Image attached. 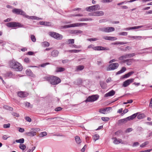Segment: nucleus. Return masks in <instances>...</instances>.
I'll list each match as a JSON object with an SVG mask.
<instances>
[{"label":"nucleus","mask_w":152,"mask_h":152,"mask_svg":"<svg viewBox=\"0 0 152 152\" xmlns=\"http://www.w3.org/2000/svg\"><path fill=\"white\" fill-rule=\"evenodd\" d=\"M44 79L53 85H57L61 82V80L59 77L53 76H46Z\"/></svg>","instance_id":"nucleus-1"},{"label":"nucleus","mask_w":152,"mask_h":152,"mask_svg":"<svg viewBox=\"0 0 152 152\" xmlns=\"http://www.w3.org/2000/svg\"><path fill=\"white\" fill-rule=\"evenodd\" d=\"M100 6L99 4H96L86 8V10L88 12H92L100 9Z\"/></svg>","instance_id":"nucleus-2"},{"label":"nucleus","mask_w":152,"mask_h":152,"mask_svg":"<svg viewBox=\"0 0 152 152\" xmlns=\"http://www.w3.org/2000/svg\"><path fill=\"white\" fill-rule=\"evenodd\" d=\"M87 23H77L71 24L69 25H65L62 27L64 28H66L72 27H78L84 25H87Z\"/></svg>","instance_id":"nucleus-3"},{"label":"nucleus","mask_w":152,"mask_h":152,"mask_svg":"<svg viewBox=\"0 0 152 152\" xmlns=\"http://www.w3.org/2000/svg\"><path fill=\"white\" fill-rule=\"evenodd\" d=\"M6 26L10 28L15 27H22L23 26L21 24L16 22H10L7 23Z\"/></svg>","instance_id":"nucleus-4"},{"label":"nucleus","mask_w":152,"mask_h":152,"mask_svg":"<svg viewBox=\"0 0 152 152\" xmlns=\"http://www.w3.org/2000/svg\"><path fill=\"white\" fill-rule=\"evenodd\" d=\"M49 35L50 36L58 40L61 39L63 38V36L61 35L54 32H50Z\"/></svg>","instance_id":"nucleus-5"},{"label":"nucleus","mask_w":152,"mask_h":152,"mask_svg":"<svg viewBox=\"0 0 152 152\" xmlns=\"http://www.w3.org/2000/svg\"><path fill=\"white\" fill-rule=\"evenodd\" d=\"M13 13L17 15H20L25 17L26 13L20 9L14 8L12 10Z\"/></svg>","instance_id":"nucleus-6"},{"label":"nucleus","mask_w":152,"mask_h":152,"mask_svg":"<svg viewBox=\"0 0 152 152\" xmlns=\"http://www.w3.org/2000/svg\"><path fill=\"white\" fill-rule=\"evenodd\" d=\"M99 96L97 95H93L89 96L86 100V102H94L98 98Z\"/></svg>","instance_id":"nucleus-7"},{"label":"nucleus","mask_w":152,"mask_h":152,"mask_svg":"<svg viewBox=\"0 0 152 152\" xmlns=\"http://www.w3.org/2000/svg\"><path fill=\"white\" fill-rule=\"evenodd\" d=\"M9 63L10 66H21L20 64L13 59L10 61Z\"/></svg>","instance_id":"nucleus-8"},{"label":"nucleus","mask_w":152,"mask_h":152,"mask_svg":"<svg viewBox=\"0 0 152 152\" xmlns=\"http://www.w3.org/2000/svg\"><path fill=\"white\" fill-rule=\"evenodd\" d=\"M134 79H131L126 80L123 83V86L124 87H126L129 86L131 83L133 82Z\"/></svg>","instance_id":"nucleus-9"},{"label":"nucleus","mask_w":152,"mask_h":152,"mask_svg":"<svg viewBox=\"0 0 152 152\" xmlns=\"http://www.w3.org/2000/svg\"><path fill=\"white\" fill-rule=\"evenodd\" d=\"M17 94L18 96L21 98L26 97L28 95V94L27 93L22 91L18 92Z\"/></svg>","instance_id":"nucleus-10"},{"label":"nucleus","mask_w":152,"mask_h":152,"mask_svg":"<svg viewBox=\"0 0 152 152\" xmlns=\"http://www.w3.org/2000/svg\"><path fill=\"white\" fill-rule=\"evenodd\" d=\"M92 49L95 50H108L107 48L100 46H95L94 47H93Z\"/></svg>","instance_id":"nucleus-11"},{"label":"nucleus","mask_w":152,"mask_h":152,"mask_svg":"<svg viewBox=\"0 0 152 152\" xmlns=\"http://www.w3.org/2000/svg\"><path fill=\"white\" fill-rule=\"evenodd\" d=\"M115 94V91L113 90H112L108 93L106 94L104 96L105 97H107L108 96H113Z\"/></svg>","instance_id":"nucleus-12"},{"label":"nucleus","mask_w":152,"mask_h":152,"mask_svg":"<svg viewBox=\"0 0 152 152\" xmlns=\"http://www.w3.org/2000/svg\"><path fill=\"white\" fill-rule=\"evenodd\" d=\"M134 60L133 59H126L123 61V62L126 64L127 66L130 65L133 61Z\"/></svg>","instance_id":"nucleus-13"},{"label":"nucleus","mask_w":152,"mask_h":152,"mask_svg":"<svg viewBox=\"0 0 152 152\" xmlns=\"http://www.w3.org/2000/svg\"><path fill=\"white\" fill-rule=\"evenodd\" d=\"M37 132H36L31 131L26 132L25 133V134L28 136L33 137L36 135Z\"/></svg>","instance_id":"nucleus-14"},{"label":"nucleus","mask_w":152,"mask_h":152,"mask_svg":"<svg viewBox=\"0 0 152 152\" xmlns=\"http://www.w3.org/2000/svg\"><path fill=\"white\" fill-rule=\"evenodd\" d=\"M103 38L106 40H115L117 39L116 37L110 36H104Z\"/></svg>","instance_id":"nucleus-15"},{"label":"nucleus","mask_w":152,"mask_h":152,"mask_svg":"<svg viewBox=\"0 0 152 152\" xmlns=\"http://www.w3.org/2000/svg\"><path fill=\"white\" fill-rule=\"evenodd\" d=\"M113 139H114L115 140L113 141V143L115 144H118L120 143L122 144H124V142H122V140L121 139H117L115 137H114L113 138Z\"/></svg>","instance_id":"nucleus-16"},{"label":"nucleus","mask_w":152,"mask_h":152,"mask_svg":"<svg viewBox=\"0 0 152 152\" xmlns=\"http://www.w3.org/2000/svg\"><path fill=\"white\" fill-rule=\"evenodd\" d=\"M25 17L27 18L30 19L32 20H42V19L41 18H40L35 16H29L28 15H26V16H25Z\"/></svg>","instance_id":"nucleus-17"},{"label":"nucleus","mask_w":152,"mask_h":152,"mask_svg":"<svg viewBox=\"0 0 152 152\" xmlns=\"http://www.w3.org/2000/svg\"><path fill=\"white\" fill-rule=\"evenodd\" d=\"M110 107H107L105 109H100L99 110V112L101 113L105 114L106 113V111L107 110H109Z\"/></svg>","instance_id":"nucleus-18"},{"label":"nucleus","mask_w":152,"mask_h":152,"mask_svg":"<svg viewBox=\"0 0 152 152\" xmlns=\"http://www.w3.org/2000/svg\"><path fill=\"white\" fill-rule=\"evenodd\" d=\"M59 52L57 50H53L51 53V55L54 57H57L58 56Z\"/></svg>","instance_id":"nucleus-19"},{"label":"nucleus","mask_w":152,"mask_h":152,"mask_svg":"<svg viewBox=\"0 0 152 152\" xmlns=\"http://www.w3.org/2000/svg\"><path fill=\"white\" fill-rule=\"evenodd\" d=\"M41 25H43L45 26H51V24L50 22H45V21H40L39 23Z\"/></svg>","instance_id":"nucleus-20"},{"label":"nucleus","mask_w":152,"mask_h":152,"mask_svg":"<svg viewBox=\"0 0 152 152\" xmlns=\"http://www.w3.org/2000/svg\"><path fill=\"white\" fill-rule=\"evenodd\" d=\"M13 75L12 73L11 72H7L4 74V76L6 77L11 78Z\"/></svg>","instance_id":"nucleus-21"},{"label":"nucleus","mask_w":152,"mask_h":152,"mask_svg":"<svg viewBox=\"0 0 152 152\" xmlns=\"http://www.w3.org/2000/svg\"><path fill=\"white\" fill-rule=\"evenodd\" d=\"M143 26H134L132 27H129L127 28H126V30H132V29H137L141 27H142Z\"/></svg>","instance_id":"nucleus-22"},{"label":"nucleus","mask_w":152,"mask_h":152,"mask_svg":"<svg viewBox=\"0 0 152 152\" xmlns=\"http://www.w3.org/2000/svg\"><path fill=\"white\" fill-rule=\"evenodd\" d=\"M137 113H135L130 116L127 117V118H128L129 121L132 120L134 118L137 116Z\"/></svg>","instance_id":"nucleus-23"},{"label":"nucleus","mask_w":152,"mask_h":152,"mask_svg":"<svg viewBox=\"0 0 152 152\" xmlns=\"http://www.w3.org/2000/svg\"><path fill=\"white\" fill-rule=\"evenodd\" d=\"M83 31L80 30H75L72 31V33L75 34H82Z\"/></svg>","instance_id":"nucleus-24"},{"label":"nucleus","mask_w":152,"mask_h":152,"mask_svg":"<svg viewBox=\"0 0 152 152\" xmlns=\"http://www.w3.org/2000/svg\"><path fill=\"white\" fill-rule=\"evenodd\" d=\"M100 84L102 88L105 89L107 87L106 84L103 81H101L100 82Z\"/></svg>","instance_id":"nucleus-25"},{"label":"nucleus","mask_w":152,"mask_h":152,"mask_svg":"<svg viewBox=\"0 0 152 152\" xmlns=\"http://www.w3.org/2000/svg\"><path fill=\"white\" fill-rule=\"evenodd\" d=\"M75 141L77 144H79L81 142V140L78 136H76L75 137Z\"/></svg>","instance_id":"nucleus-26"},{"label":"nucleus","mask_w":152,"mask_h":152,"mask_svg":"<svg viewBox=\"0 0 152 152\" xmlns=\"http://www.w3.org/2000/svg\"><path fill=\"white\" fill-rule=\"evenodd\" d=\"M127 42H115L113 43H112V45H124L126 44Z\"/></svg>","instance_id":"nucleus-27"},{"label":"nucleus","mask_w":152,"mask_h":152,"mask_svg":"<svg viewBox=\"0 0 152 152\" xmlns=\"http://www.w3.org/2000/svg\"><path fill=\"white\" fill-rule=\"evenodd\" d=\"M65 70V69L62 67H57L56 70L57 72H63Z\"/></svg>","instance_id":"nucleus-28"},{"label":"nucleus","mask_w":152,"mask_h":152,"mask_svg":"<svg viewBox=\"0 0 152 152\" xmlns=\"http://www.w3.org/2000/svg\"><path fill=\"white\" fill-rule=\"evenodd\" d=\"M126 70V69L125 68V67H123L120 70L118 71L117 72L116 74V75L120 74L122 73H123Z\"/></svg>","instance_id":"nucleus-29"},{"label":"nucleus","mask_w":152,"mask_h":152,"mask_svg":"<svg viewBox=\"0 0 152 152\" xmlns=\"http://www.w3.org/2000/svg\"><path fill=\"white\" fill-rule=\"evenodd\" d=\"M26 74L28 75L33 76V73L30 69H27L26 72Z\"/></svg>","instance_id":"nucleus-30"},{"label":"nucleus","mask_w":152,"mask_h":152,"mask_svg":"<svg viewBox=\"0 0 152 152\" xmlns=\"http://www.w3.org/2000/svg\"><path fill=\"white\" fill-rule=\"evenodd\" d=\"M81 51V50H70L67 51V52H68L71 53H77Z\"/></svg>","instance_id":"nucleus-31"},{"label":"nucleus","mask_w":152,"mask_h":152,"mask_svg":"<svg viewBox=\"0 0 152 152\" xmlns=\"http://www.w3.org/2000/svg\"><path fill=\"white\" fill-rule=\"evenodd\" d=\"M15 71H20L23 69V67H12Z\"/></svg>","instance_id":"nucleus-32"},{"label":"nucleus","mask_w":152,"mask_h":152,"mask_svg":"<svg viewBox=\"0 0 152 152\" xmlns=\"http://www.w3.org/2000/svg\"><path fill=\"white\" fill-rule=\"evenodd\" d=\"M107 33L113 31L115 30V28L113 27H107Z\"/></svg>","instance_id":"nucleus-33"},{"label":"nucleus","mask_w":152,"mask_h":152,"mask_svg":"<svg viewBox=\"0 0 152 152\" xmlns=\"http://www.w3.org/2000/svg\"><path fill=\"white\" fill-rule=\"evenodd\" d=\"M74 39H69L66 42V43L68 44H74Z\"/></svg>","instance_id":"nucleus-34"},{"label":"nucleus","mask_w":152,"mask_h":152,"mask_svg":"<svg viewBox=\"0 0 152 152\" xmlns=\"http://www.w3.org/2000/svg\"><path fill=\"white\" fill-rule=\"evenodd\" d=\"M145 117V115L144 114H140L137 116V118L139 119H142L144 118Z\"/></svg>","instance_id":"nucleus-35"},{"label":"nucleus","mask_w":152,"mask_h":152,"mask_svg":"<svg viewBox=\"0 0 152 152\" xmlns=\"http://www.w3.org/2000/svg\"><path fill=\"white\" fill-rule=\"evenodd\" d=\"M42 46L43 47H48L50 45V44L48 42H42Z\"/></svg>","instance_id":"nucleus-36"},{"label":"nucleus","mask_w":152,"mask_h":152,"mask_svg":"<svg viewBox=\"0 0 152 152\" xmlns=\"http://www.w3.org/2000/svg\"><path fill=\"white\" fill-rule=\"evenodd\" d=\"M129 121L127 117L124 118L123 119H121L119 121V122L120 123H123L124 122H126Z\"/></svg>","instance_id":"nucleus-37"},{"label":"nucleus","mask_w":152,"mask_h":152,"mask_svg":"<svg viewBox=\"0 0 152 152\" xmlns=\"http://www.w3.org/2000/svg\"><path fill=\"white\" fill-rule=\"evenodd\" d=\"M99 136L98 134H94L93 137L94 140V141H96V140L99 139Z\"/></svg>","instance_id":"nucleus-38"},{"label":"nucleus","mask_w":152,"mask_h":152,"mask_svg":"<svg viewBox=\"0 0 152 152\" xmlns=\"http://www.w3.org/2000/svg\"><path fill=\"white\" fill-rule=\"evenodd\" d=\"M17 143H23L24 141V140L23 138H21L19 140H16L15 141Z\"/></svg>","instance_id":"nucleus-39"},{"label":"nucleus","mask_w":152,"mask_h":152,"mask_svg":"<svg viewBox=\"0 0 152 152\" xmlns=\"http://www.w3.org/2000/svg\"><path fill=\"white\" fill-rule=\"evenodd\" d=\"M97 16H101L104 15V12L101 11H96Z\"/></svg>","instance_id":"nucleus-40"},{"label":"nucleus","mask_w":152,"mask_h":152,"mask_svg":"<svg viewBox=\"0 0 152 152\" xmlns=\"http://www.w3.org/2000/svg\"><path fill=\"white\" fill-rule=\"evenodd\" d=\"M47 134L46 132H43L39 134V137H41L46 135Z\"/></svg>","instance_id":"nucleus-41"},{"label":"nucleus","mask_w":152,"mask_h":152,"mask_svg":"<svg viewBox=\"0 0 152 152\" xmlns=\"http://www.w3.org/2000/svg\"><path fill=\"white\" fill-rule=\"evenodd\" d=\"M148 143L149 142L148 141H146L141 144L140 145V147L141 148H144L146 145H148Z\"/></svg>","instance_id":"nucleus-42"},{"label":"nucleus","mask_w":152,"mask_h":152,"mask_svg":"<svg viewBox=\"0 0 152 152\" xmlns=\"http://www.w3.org/2000/svg\"><path fill=\"white\" fill-rule=\"evenodd\" d=\"M26 147V145L23 144H20L19 145L20 148L23 150H25Z\"/></svg>","instance_id":"nucleus-43"},{"label":"nucleus","mask_w":152,"mask_h":152,"mask_svg":"<svg viewBox=\"0 0 152 152\" xmlns=\"http://www.w3.org/2000/svg\"><path fill=\"white\" fill-rule=\"evenodd\" d=\"M99 29L101 31L107 33V27L100 28Z\"/></svg>","instance_id":"nucleus-44"},{"label":"nucleus","mask_w":152,"mask_h":152,"mask_svg":"<svg viewBox=\"0 0 152 152\" xmlns=\"http://www.w3.org/2000/svg\"><path fill=\"white\" fill-rule=\"evenodd\" d=\"M117 67H107L106 69L107 71H110L113 70L117 69Z\"/></svg>","instance_id":"nucleus-45"},{"label":"nucleus","mask_w":152,"mask_h":152,"mask_svg":"<svg viewBox=\"0 0 152 152\" xmlns=\"http://www.w3.org/2000/svg\"><path fill=\"white\" fill-rule=\"evenodd\" d=\"M31 38L32 41L33 42H35L36 41V38L35 36L33 35H31Z\"/></svg>","instance_id":"nucleus-46"},{"label":"nucleus","mask_w":152,"mask_h":152,"mask_svg":"<svg viewBox=\"0 0 152 152\" xmlns=\"http://www.w3.org/2000/svg\"><path fill=\"white\" fill-rule=\"evenodd\" d=\"M69 47L71 48H80V46H77L75 45H69Z\"/></svg>","instance_id":"nucleus-47"},{"label":"nucleus","mask_w":152,"mask_h":152,"mask_svg":"<svg viewBox=\"0 0 152 152\" xmlns=\"http://www.w3.org/2000/svg\"><path fill=\"white\" fill-rule=\"evenodd\" d=\"M119 64L118 63H113L110 64L109 66H118Z\"/></svg>","instance_id":"nucleus-48"},{"label":"nucleus","mask_w":152,"mask_h":152,"mask_svg":"<svg viewBox=\"0 0 152 152\" xmlns=\"http://www.w3.org/2000/svg\"><path fill=\"white\" fill-rule=\"evenodd\" d=\"M109 118L106 117H102L101 119L103 121H107L109 120Z\"/></svg>","instance_id":"nucleus-49"},{"label":"nucleus","mask_w":152,"mask_h":152,"mask_svg":"<svg viewBox=\"0 0 152 152\" xmlns=\"http://www.w3.org/2000/svg\"><path fill=\"white\" fill-rule=\"evenodd\" d=\"M10 124L8 123V124H4L3 125V127L4 128H10Z\"/></svg>","instance_id":"nucleus-50"},{"label":"nucleus","mask_w":152,"mask_h":152,"mask_svg":"<svg viewBox=\"0 0 152 152\" xmlns=\"http://www.w3.org/2000/svg\"><path fill=\"white\" fill-rule=\"evenodd\" d=\"M128 56V58H131L133 57L135 55V54L134 53L127 54Z\"/></svg>","instance_id":"nucleus-51"},{"label":"nucleus","mask_w":152,"mask_h":152,"mask_svg":"<svg viewBox=\"0 0 152 152\" xmlns=\"http://www.w3.org/2000/svg\"><path fill=\"white\" fill-rule=\"evenodd\" d=\"M82 80L81 78H78L77 80V83L78 85H80L82 83Z\"/></svg>","instance_id":"nucleus-52"},{"label":"nucleus","mask_w":152,"mask_h":152,"mask_svg":"<svg viewBox=\"0 0 152 152\" xmlns=\"http://www.w3.org/2000/svg\"><path fill=\"white\" fill-rule=\"evenodd\" d=\"M118 34L120 35L126 36L127 35L128 33L127 32H123L119 33Z\"/></svg>","instance_id":"nucleus-53"},{"label":"nucleus","mask_w":152,"mask_h":152,"mask_svg":"<svg viewBox=\"0 0 152 152\" xmlns=\"http://www.w3.org/2000/svg\"><path fill=\"white\" fill-rule=\"evenodd\" d=\"M25 105L28 107H32V105H31L30 103L28 102H26L25 103Z\"/></svg>","instance_id":"nucleus-54"},{"label":"nucleus","mask_w":152,"mask_h":152,"mask_svg":"<svg viewBox=\"0 0 152 152\" xmlns=\"http://www.w3.org/2000/svg\"><path fill=\"white\" fill-rule=\"evenodd\" d=\"M98 40V39L96 38H90V39H87V40L90 41H96L97 40Z\"/></svg>","instance_id":"nucleus-55"},{"label":"nucleus","mask_w":152,"mask_h":152,"mask_svg":"<svg viewBox=\"0 0 152 152\" xmlns=\"http://www.w3.org/2000/svg\"><path fill=\"white\" fill-rule=\"evenodd\" d=\"M25 119L27 121L29 122H30L31 121V119L29 117H28V116L26 117H25Z\"/></svg>","instance_id":"nucleus-56"},{"label":"nucleus","mask_w":152,"mask_h":152,"mask_svg":"<svg viewBox=\"0 0 152 152\" xmlns=\"http://www.w3.org/2000/svg\"><path fill=\"white\" fill-rule=\"evenodd\" d=\"M50 63H43L42 64H41L39 66H45L48 64H49Z\"/></svg>","instance_id":"nucleus-57"},{"label":"nucleus","mask_w":152,"mask_h":152,"mask_svg":"<svg viewBox=\"0 0 152 152\" xmlns=\"http://www.w3.org/2000/svg\"><path fill=\"white\" fill-rule=\"evenodd\" d=\"M112 1V0H102V2L104 3H109L111 2Z\"/></svg>","instance_id":"nucleus-58"},{"label":"nucleus","mask_w":152,"mask_h":152,"mask_svg":"<svg viewBox=\"0 0 152 152\" xmlns=\"http://www.w3.org/2000/svg\"><path fill=\"white\" fill-rule=\"evenodd\" d=\"M12 114L13 115L17 117H19V115L16 113L13 112L12 113Z\"/></svg>","instance_id":"nucleus-59"},{"label":"nucleus","mask_w":152,"mask_h":152,"mask_svg":"<svg viewBox=\"0 0 152 152\" xmlns=\"http://www.w3.org/2000/svg\"><path fill=\"white\" fill-rule=\"evenodd\" d=\"M62 109V108L61 107H58L55 108V110L56 111H59L61 110Z\"/></svg>","instance_id":"nucleus-60"},{"label":"nucleus","mask_w":152,"mask_h":152,"mask_svg":"<svg viewBox=\"0 0 152 152\" xmlns=\"http://www.w3.org/2000/svg\"><path fill=\"white\" fill-rule=\"evenodd\" d=\"M18 129H19V130H18L20 132H22V133L23 132L25 131L24 129H23V128L19 127V128H18Z\"/></svg>","instance_id":"nucleus-61"},{"label":"nucleus","mask_w":152,"mask_h":152,"mask_svg":"<svg viewBox=\"0 0 152 152\" xmlns=\"http://www.w3.org/2000/svg\"><path fill=\"white\" fill-rule=\"evenodd\" d=\"M139 144V143L138 142H135L133 143L132 146L134 147L138 145Z\"/></svg>","instance_id":"nucleus-62"},{"label":"nucleus","mask_w":152,"mask_h":152,"mask_svg":"<svg viewBox=\"0 0 152 152\" xmlns=\"http://www.w3.org/2000/svg\"><path fill=\"white\" fill-rule=\"evenodd\" d=\"M84 67H77L76 71H78L82 70L83 69Z\"/></svg>","instance_id":"nucleus-63"},{"label":"nucleus","mask_w":152,"mask_h":152,"mask_svg":"<svg viewBox=\"0 0 152 152\" xmlns=\"http://www.w3.org/2000/svg\"><path fill=\"white\" fill-rule=\"evenodd\" d=\"M132 130V128H128L126 131V132H131Z\"/></svg>","instance_id":"nucleus-64"}]
</instances>
